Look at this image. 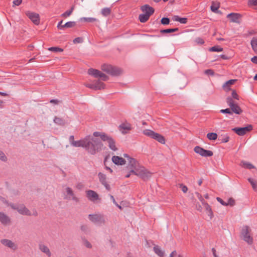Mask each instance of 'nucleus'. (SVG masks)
I'll return each instance as SVG.
<instances>
[{"instance_id":"1","label":"nucleus","mask_w":257,"mask_h":257,"mask_svg":"<svg viewBox=\"0 0 257 257\" xmlns=\"http://www.w3.org/2000/svg\"><path fill=\"white\" fill-rule=\"evenodd\" d=\"M71 145L75 147H83L91 155H95L100 152L103 147L102 142L98 139L90 136H86L83 140L72 141Z\"/></svg>"},{"instance_id":"2","label":"nucleus","mask_w":257,"mask_h":257,"mask_svg":"<svg viewBox=\"0 0 257 257\" xmlns=\"http://www.w3.org/2000/svg\"><path fill=\"white\" fill-rule=\"evenodd\" d=\"M124 156L127 158L128 162V167L131 168V172H132L134 175L139 177L144 181L151 177L152 173L141 165L136 159L130 157L127 154H124Z\"/></svg>"},{"instance_id":"3","label":"nucleus","mask_w":257,"mask_h":257,"mask_svg":"<svg viewBox=\"0 0 257 257\" xmlns=\"http://www.w3.org/2000/svg\"><path fill=\"white\" fill-rule=\"evenodd\" d=\"M251 229L248 226H244L241 230L243 239L249 244L253 243V238L250 236Z\"/></svg>"},{"instance_id":"4","label":"nucleus","mask_w":257,"mask_h":257,"mask_svg":"<svg viewBox=\"0 0 257 257\" xmlns=\"http://www.w3.org/2000/svg\"><path fill=\"white\" fill-rule=\"evenodd\" d=\"M10 206L14 210H16L18 212L23 215L31 216V211L26 207L23 204L15 205L14 204L11 203Z\"/></svg>"},{"instance_id":"5","label":"nucleus","mask_w":257,"mask_h":257,"mask_svg":"<svg viewBox=\"0 0 257 257\" xmlns=\"http://www.w3.org/2000/svg\"><path fill=\"white\" fill-rule=\"evenodd\" d=\"M88 218L91 222L98 225H101L105 222V217L101 214H89Z\"/></svg>"},{"instance_id":"6","label":"nucleus","mask_w":257,"mask_h":257,"mask_svg":"<svg viewBox=\"0 0 257 257\" xmlns=\"http://www.w3.org/2000/svg\"><path fill=\"white\" fill-rule=\"evenodd\" d=\"M93 136L95 137H99L103 142H107L109 147L112 150V139L104 133L95 132L93 134Z\"/></svg>"},{"instance_id":"7","label":"nucleus","mask_w":257,"mask_h":257,"mask_svg":"<svg viewBox=\"0 0 257 257\" xmlns=\"http://www.w3.org/2000/svg\"><path fill=\"white\" fill-rule=\"evenodd\" d=\"M88 74L95 78H100L103 81H106L108 79V76L97 69L90 68L88 70Z\"/></svg>"},{"instance_id":"8","label":"nucleus","mask_w":257,"mask_h":257,"mask_svg":"<svg viewBox=\"0 0 257 257\" xmlns=\"http://www.w3.org/2000/svg\"><path fill=\"white\" fill-rule=\"evenodd\" d=\"M133 129V125L126 120L122 122L118 126L119 131L123 135L130 133Z\"/></svg>"},{"instance_id":"9","label":"nucleus","mask_w":257,"mask_h":257,"mask_svg":"<svg viewBox=\"0 0 257 257\" xmlns=\"http://www.w3.org/2000/svg\"><path fill=\"white\" fill-rule=\"evenodd\" d=\"M194 151L196 153L202 157H211L213 155L211 151L205 150L199 146H196L194 148Z\"/></svg>"},{"instance_id":"10","label":"nucleus","mask_w":257,"mask_h":257,"mask_svg":"<svg viewBox=\"0 0 257 257\" xmlns=\"http://www.w3.org/2000/svg\"><path fill=\"white\" fill-rule=\"evenodd\" d=\"M86 196L88 199L92 202H97V201H100L98 194L94 191L91 190L86 191Z\"/></svg>"},{"instance_id":"11","label":"nucleus","mask_w":257,"mask_h":257,"mask_svg":"<svg viewBox=\"0 0 257 257\" xmlns=\"http://www.w3.org/2000/svg\"><path fill=\"white\" fill-rule=\"evenodd\" d=\"M26 15L35 25H38L40 24V18L38 14L27 11L26 12Z\"/></svg>"},{"instance_id":"12","label":"nucleus","mask_w":257,"mask_h":257,"mask_svg":"<svg viewBox=\"0 0 257 257\" xmlns=\"http://www.w3.org/2000/svg\"><path fill=\"white\" fill-rule=\"evenodd\" d=\"M252 129V125H248L246 127L233 128L232 131L239 136H243L250 131Z\"/></svg>"},{"instance_id":"13","label":"nucleus","mask_w":257,"mask_h":257,"mask_svg":"<svg viewBox=\"0 0 257 257\" xmlns=\"http://www.w3.org/2000/svg\"><path fill=\"white\" fill-rule=\"evenodd\" d=\"M1 242L4 245L10 248L14 251L16 250L18 248V246L17 244L8 239H2L1 240Z\"/></svg>"},{"instance_id":"14","label":"nucleus","mask_w":257,"mask_h":257,"mask_svg":"<svg viewBox=\"0 0 257 257\" xmlns=\"http://www.w3.org/2000/svg\"><path fill=\"white\" fill-rule=\"evenodd\" d=\"M86 86L94 90H100L104 88V83L99 80H96L91 83H88Z\"/></svg>"},{"instance_id":"15","label":"nucleus","mask_w":257,"mask_h":257,"mask_svg":"<svg viewBox=\"0 0 257 257\" xmlns=\"http://www.w3.org/2000/svg\"><path fill=\"white\" fill-rule=\"evenodd\" d=\"M66 195L64 197L65 199L67 200H73L76 202L78 201V198L75 195L72 189L67 187L66 188Z\"/></svg>"},{"instance_id":"16","label":"nucleus","mask_w":257,"mask_h":257,"mask_svg":"<svg viewBox=\"0 0 257 257\" xmlns=\"http://www.w3.org/2000/svg\"><path fill=\"white\" fill-rule=\"evenodd\" d=\"M141 10L144 14L149 15L150 17H151L155 12L154 9L149 5L142 6L141 7Z\"/></svg>"},{"instance_id":"17","label":"nucleus","mask_w":257,"mask_h":257,"mask_svg":"<svg viewBox=\"0 0 257 257\" xmlns=\"http://www.w3.org/2000/svg\"><path fill=\"white\" fill-rule=\"evenodd\" d=\"M98 176L101 184L104 186L107 190L109 191L110 190V186L106 181V175L102 173H99Z\"/></svg>"},{"instance_id":"18","label":"nucleus","mask_w":257,"mask_h":257,"mask_svg":"<svg viewBox=\"0 0 257 257\" xmlns=\"http://www.w3.org/2000/svg\"><path fill=\"white\" fill-rule=\"evenodd\" d=\"M199 199L201 201L202 204L204 205L208 215L209 216L210 219H212L214 215L211 206L207 202H206L203 199L199 198Z\"/></svg>"},{"instance_id":"19","label":"nucleus","mask_w":257,"mask_h":257,"mask_svg":"<svg viewBox=\"0 0 257 257\" xmlns=\"http://www.w3.org/2000/svg\"><path fill=\"white\" fill-rule=\"evenodd\" d=\"M241 16L239 14L232 13L227 16V18L230 19V21L233 23H239V19Z\"/></svg>"},{"instance_id":"20","label":"nucleus","mask_w":257,"mask_h":257,"mask_svg":"<svg viewBox=\"0 0 257 257\" xmlns=\"http://www.w3.org/2000/svg\"><path fill=\"white\" fill-rule=\"evenodd\" d=\"M0 222L4 225H7L11 222V218L3 212H0Z\"/></svg>"},{"instance_id":"21","label":"nucleus","mask_w":257,"mask_h":257,"mask_svg":"<svg viewBox=\"0 0 257 257\" xmlns=\"http://www.w3.org/2000/svg\"><path fill=\"white\" fill-rule=\"evenodd\" d=\"M62 23H63V21H61L60 22H59L58 23V24L57 25L58 29L61 30V29H63L64 28H72V27H74L76 24V23L75 22L69 21V22L66 23L64 25H63V26H61V28H60V24H62Z\"/></svg>"},{"instance_id":"22","label":"nucleus","mask_w":257,"mask_h":257,"mask_svg":"<svg viewBox=\"0 0 257 257\" xmlns=\"http://www.w3.org/2000/svg\"><path fill=\"white\" fill-rule=\"evenodd\" d=\"M101 70L108 74L112 75V66L111 65L104 64L101 66Z\"/></svg>"},{"instance_id":"23","label":"nucleus","mask_w":257,"mask_h":257,"mask_svg":"<svg viewBox=\"0 0 257 257\" xmlns=\"http://www.w3.org/2000/svg\"><path fill=\"white\" fill-rule=\"evenodd\" d=\"M153 139L157 141L158 142L162 144H165V138L162 135H161L158 133L155 132L154 135L153 137Z\"/></svg>"},{"instance_id":"24","label":"nucleus","mask_w":257,"mask_h":257,"mask_svg":"<svg viewBox=\"0 0 257 257\" xmlns=\"http://www.w3.org/2000/svg\"><path fill=\"white\" fill-rule=\"evenodd\" d=\"M39 248L41 251L46 253L49 257L51 256V253L49 248L46 245L43 244H40L39 245Z\"/></svg>"},{"instance_id":"25","label":"nucleus","mask_w":257,"mask_h":257,"mask_svg":"<svg viewBox=\"0 0 257 257\" xmlns=\"http://www.w3.org/2000/svg\"><path fill=\"white\" fill-rule=\"evenodd\" d=\"M126 161L121 157L113 156V163L116 165H124Z\"/></svg>"},{"instance_id":"26","label":"nucleus","mask_w":257,"mask_h":257,"mask_svg":"<svg viewBox=\"0 0 257 257\" xmlns=\"http://www.w3.org/2000/svg\"><path fill=\"white\" fill-rule=\"evenodd\" d=\"M236 80L231 79L226 81L222 86L223 89L225 91H228L230 90V86L233 85L235 82Z\"/></svg>"},{"instance_id":"27","label":"nucleus","mask_w":257,"mask_h":257,"mask_svg":"<svg viewBox=\"0 0 257 257\" xmlns=\"http://www.w3.org/2000/svg\"><path fill=\"white\" fill-rule=\"evenodd\" d=\"M230 108L232 113L234 112L235 114H240L242 112V109L237 103L234 104L233 106L230 107Z\"/></svg>"},{"instance_id":"28","label":"nucleus","mask_w":257,"mask_h":257,"mask_svg":"<svg viewBox=\"0 0 257 257\" xmlns=\"http://www.w3.org/2000/svg\"><path fill=\"white\" fill-rule=\"evenodd\" d=\"M110 159V156L109 155H108L105 157L104 160V165L105 166V168L106 170L109 171L110 172H112V170L111 168V165H110L108 163V160Z\"/></svg>"},{"instance_id":"29","label":"nucleus","mask_w":257,"mask_h":257,"mask_svg":"<svg viewBox=\"0 0 257 257\" xmlns=\"http://www.w3.org/2000/svg\"><path fill=\"white\" fill-rule=\"evenodd\" d=\"M149 15L141 14L139 16V20L141 23H145L148 21L150 18Z\"/></svg>"},{"instance_id":"30","label":"nucleus","mask_w":257,"mask_h":257,"mask_svg":"<svg viewBox=\"0 0 257 257\" xmlns=\"http://www.w3.org/2000/svg\"><path fill=\"white\" fill-rule=\"evenodd\" d=\"M154 250L155 252L160 257H163L164 255V252L161 249L158 245H155L154 247Z\"/></svg>"},{"instance_id":"31","label":"nucleus","mask_w":257,"mask_h":257,"mask_svg":"<svg viewBox=\"0 0 257 257\" xmlns=\"http://www.w3.org/2000/svg\"><path fill=\"white\" fill-rule=\"evenodd\" d=\"M220 7L219 3L212 2L210 7L211 10L214 13H217L218 10Z\"/></svg>"},{"instance_id":"32","label":"nucleus","mask_w":257,"mask_h":257,"mask_svg":"<svg viewBox=\"0 0 257 257\" xmlns=\"http://www.w3.org/2000/svg\"><path fill=\"white\" fill-rule=\"evenodd\" d=\"M174 20L183 24H186L187 22V19L186 18H180L178 16H174Z\"/></svg>"},{"instance_id":"33","label":"nucleus","mask_w":257,"mask_h":257,"mask_svg":"<svg viewBox=\"0 0 257 257\" xmlns=\"http://www.w3.org/2000/svg\"><path fill=\"white\" fill-rule=\"evenodd\" d=\"M80 22H84L88 23H93L97 21V19L94 18H81L79 20Z\"/></svg>"},{"instance_id":"34","label":"nucleus","mask_w":257,"mask_h":257,"mask_svg":"<svg viewBox=\"0 0 257 257\" xmlns=\"http://www.w3.org/2000/svg\"><path fill=\"white\" fill-rule=\"evenodd\" d=\"M53 121L55 123L60 125H64L65 124L64 120L62 118L57 116L54 117Z\"/></svg>"},{"instance_id":"35","label":"nucleus","mask_w":257,"mask_h":257,"mask_svg":"<svg viewBox=\"0 0 257 257\" xmlns=\"http://www.w3.org/2000/svg\"><path fill=\"white\" fill-rule=\"evenodd\" d=\"M240 165L242 167L248 169H250L254 168V166L252 164L245 161H241L240 163Z\"/></svg>"},{"instance_id":"36","label":"nucleus","mask_w":257,"mask_h":257,"mask_svg":"<svg viewBox=\"0 0 257 257\" xmlns=\"http://www.w3.org/2000/svg\"><path fill=\"white\" fill-rule=\"evenodd\" d=\"M248 181L251 185V186H252L253 189L255 191H257V183H256V182L255 180H254L253 179L250 178L248 179Z\"/></svg>"},{"instance_id":"37","label":"nucleus","mask_w":257,"mask_h":257,"mask_svg":"<svg viewBox=\"0 0 257 257\" xmlns=\"http://www.w3.org/2000/svg\"><path fill=\"white\" fill-rule=\"evenodd\" d=\"M207 138L209 140H215L217 138V135L215 133H209L207 134Z\"/></svg>"},{"instance_id":"38","label":"nucleus","mask_w":257,"mask_h":257,"mask_svg":"<svg viewBox=\"0 0 257 257\" xmlns=\"http://www.w3.org/2000/svg\"><path fill=\"white\" fill-rule=\"evenodd\" d=\"M155 132L150 130H145L143 132V134L146 136H148L153 139V136L154 135Z\"/></svg>"},{"instance_id":"39","label":"nucleus","mask_w":257,"mask_h":257,"mask_svg":"<svg viewBox=\"0 0 257 257\" xmlns=\"http://www.w3.org/2000/svg\"><path fill=\"white\" fill-rule=\"evenodd\" d=\"M74 6L72 7L70 10L66 11L65 13L62 14L61 16L64 18H66L70 16L72 14L74 10Z\"/></svg>"},{"instance_id":"40","label":"nucleus","mask_w":257,"mask_h":257,"mask_svg":"<svg viewBox=\"0 0 257 257\" xmlns=\"http://www.w3.org/2000/svg\"><path fill=\"white\" fill-rule=\"evenodd\" d=\"M210 51L220 52L223 51V48L219 46H215L209 49Z\"/></svg>"},{"instance_id":"41","label":"nucleus","mask_w":257,"mask_h":257,"mask_svg":"<svg viewBox=\"0 0 257 257\" xmlns=\"http://www.w3.org/2000/svg\"><path fill=\"white\" fill-rule=\"evenodd\" d=\"M179 30V29L178 28H176L174 29H164L161 30V33H173L176 31H178Z\"/></svg>"},{"instance_id":"42","label":"nucleus","mask_w":257,"mask_h":257,"mask_svg":"<svg viewBox=\"0 0 257 257\" xmlns=\"http://www.w3.org/2000/svg\"><path fill=\"white\" fill-rule=\"evenodd\" d=\"M48 50L54 52H62L63 49L58 47H52L48 48Z\"/></svg>"},{"instance_id":"43","label":"nucleus","mask_w":257,"mask_h":257,"mask_svg":"<svg viewBox=\"0 0 257 257\" xmlns=\"http://www.w3.org/2000/svg\"><path fill=\"white\" fill-rule=\"evenodd\" d=\"M122 72V71L119 68L113 67V76H119Z\"/></svg>"},{"instance_id":"44","label":"nucleus","mask_w":257,"mask_h":257,"mask_svg":"<svg viewBox=\"0 0 257 257\" xmlns=\"http://www.w3.org/2000/svg\"><path fill=\"white\" fill-rule=\"evenodd\" d=\"M251 45L252 49L257 52V38H253L251 41Z\"/></svg>"},{"instance_id":"45","label":"nucleus","mask_w":257,"mask_h":257,"mask_svg":"<svg viewBox=\"0 0 257 257\" xmlns=\"http://www.w3.org/2000/svg\"><path fill=\"white\" fill-rule=\"evenodd\" d=\"M111 12V10L109 8H105L102 9L101 10V14L104 16H108Z\"/></svg>"},{"instance_id":"46","label":"nucleus","mask_w":257,"mask_h":257,"mask_svg":"<svg viewBox=\"0 0 257 257\" xmlns=\"http://www.w3.org/2000/svg\"><path fill=\"white\" fill-rule=\"evenodd\" d=\"M226 102H227V105L229 107L233 106V105L236 103L235 102V101L233 100V99H232V98L231 97H228L226 98Z\"/></svg>"},{"instance_id":"47","label":"nucleus","mask_w":257,"mask_h":257,"mask_svg":"<svg viewBox=\"0 0 257 257\" xmlns=\"http://www.w3.org/2000/svg\"><path fill=\"white\" fill-rule=\"evenodd\" d=\"M0 160L4 162H6L7 161L6 156L2 151H0Z\"/></svg>"},{"instance_id":"48","label":"nucleus","mask_w":257,"mask_h":257,"mask_svg":"<svg viewBox=\"0 0 257 257\" xmlns=\"http://www.w3.org/2000/svg\"><path fill=\"white\" fill-rule=\"evenodd\" d=\"M231 96H232L231 97L232 98V99L234 98L237 100H238L239 99V97L238 95L237 94L236 91L234 90H232V93H231Z\"/></svg>"},{"instance_id":"49","label":"nucleus","mask_w":257,"mask_h":257,"mask_svg":"<svg viewBox=\"0 0 257 257\" xmlns=\"http://www.w3.org/2000/svg\"><path fill=\"white\" fill-rule=\"evenodd\" d=\"M170 23V20L168 18H163L161 20V23L163 25H168Z\"/></svg>"},{"instance_id":"50","label":"nucleus","mask_w":257,"mask_h":257,"mask_svg":"<svg viewBox=\"0 0 257 257\" xmlns=\"http://www.w3.org/2000/svg\"><path fill=\"white\" fill-rule=\"evenodd\" d=\"M220 112L222 113H228L230 114H232V111H231L230 108H226L224 109H221L220 110Z\"/></svg>"},{"instance_id":"51","label":"nucleus","mask_w":257,"mask_h":257,"mask_svg":"<svg viewBox=\"0 0 257 257\" xmlns=\"http://www.w3.org/2000/svg\"><path fill=\"white\" fill-rule=\"evenodd\" d=\"M226 204H227V205L233 206L235 204L234 200L231 198H229Z\"/></svg>"},{"instance_id":"52","label":"nucleus","mask_w":257,"mask_h":257,"mask_svg":"<svg viewBox=\"0 0 257 257\" xmlns=\"http://www.w3.org/2000/svg\"><path fill=\"white\" fill-rule=\"evenodd\" d=\"M76 188L78 190H82L84 188V185L82 183H78L76 184Z\"/></svg>"},{"instance_id":"53","label":"nucleus","mask_w":257,"mask_h":257,"mask_svg":"<svg viewBox=\"0 0 257 257\" xmlns=\"http://www.w3.org/2000/svg\"><path fill=\"white\" fill-rule=\"evenodd\" d=\"M195 41L197 44H200V45L203 44L204 43V41L203 39H202V38H199V37L196 38Z\"/></svg>"},{"instance_id":"54","label":"nucleus","mask_w":257,"mask_h":257,"mask_svg":"<svg viewBox=\"0 0 257 257\" xmlns=\"http://www.w3.org/2000/svg\"><path fill=\"white\" fill-rule=\"evenodd\" d=\"M180 188L184 193H186L188 191L187 187L182 184H180Z\"/></svg>"},{"instance_id":"55","label":"nucleus","mask_w":257,"mask_h":257,"mask_svg":"<svg viewBox=\"0 0 257 257\" xmlns=\"http://www.w3.org/2000/svg\"><path fill=\"white\" fill-rule=\"evenodd\" d=\"M229 137L226 135L224 136L222 139L221 140L222 143H227L229 141Z\"/></svg>"},{"instance_id":"56","label":"nucleus","mask_w":257,"mask_h":257,"mask_svg":"<svg viewBox=\"0 0 257 257\" xmlns=\"http://www.w3.org/2000/svg\"><path fill=\"white\" fill-rule=\"evenodd\" d=\"M248 5L250 6H257V0H249Z\"/></svg>"},{"instance_id":"57","label":"nucleus","mask_w":257,"mask_h":257,"mask_svg":"<svg viewBox=\"0 0 257 257\" xmlns=\"http://www.w3.org/2000/svg\"><path fill=\"white\" fill-rule=\"evenodd\" d=\"M217 200L222 205L224 206H227V204H226V202H224L221 198L220 197H217L216 198Z\"/></svg>"},{"instance_id":"58","label":"nucleus","mask_w":257,"mask_h":257,"mask_svg":"<svg viewBox=\"0 0 257 257\" xmlns=\"http://www.w3.org/2000/svg\"><path fill=\"white\" fill-rule=\"evenodd\" d=\"M204 73H205V74H206L207 75H214V72L211 69L206 70L205 71Z\"/></svg>"},{"instance_id":"59","label":"nucleus","mask_w":257,"mask_h":257,"mask_svg":"<svg viewBox=\"0 0 257 257\" xmlns=\"http://www.w3.org/2000/svg\"><path fill=\"white\" fill-rule=\"evenodd\" d=\"M127 169L128 170L129 172L124 175V178H129L131 174H133L132 172H131V168L128 167V166H127Z\"/></svg>"},{"instance_id":"60","label":"nucleus","mask_w":257,"mask_h":257,"mask_svg":"<svg viewBox=\"0 0 257 257\" xmlns=\"http://www.w3.org/2000/svg\"><path fill=\"white\" fill-rule=\"evenodd\" d=\"M84 243L85 246L87 248H91L92 247L91 243L87 240H84Z\"/></svg>"},{"instance_id":"61","label":"nucleus","mask_w":257,"mask_h":257,"mask_svg":"<svg viewBox=\"0 0 257 257\" xmlns=\"http://www.w3.org/2000/svg\"><path fill=\"white\" fill-rule=\"evenodd\" d=\"M22 0H14L13 1V4L14 5H15V6H19L21 5V4L22 3Z\"/></svg>"},{"instance_id":"62","label":"nucleus","mask_w":257,"mask_h":257,"mask_svg":"<svg viewBox=\"0 0 257 257\" xmlns=\"http://www.w3.org/2000/svg\"><path fill=\"white\" fill-rule=\"evenodd\" d=\"M82 42V38L80 37H77L74 39L73 42L74 43H79Z\"/></svg>"},{"instance_id":"63","label":"nucleus","mask_w":257,"mask_h":257,"mask_svg":"<svg viewBox=\"0 0 257 257\" xmlns=\"http://www.w3.org/2000/svg\"><path fill=\"white\" fill-rule=\"evenodd\" d=\"M0 200L5 204L10 205V204L8 203V202L3 197L0 196Z\"/></svg>"},{"instance_id":"64","label":"nucleus","mask_w":257,"mask_h":257,"mask_svg":"<svg viewBox=\"0 0 257 257\" xmlns=\"http://www.w3.org/2000/svg\"><path fill=\"white\" fill-rule=\"evenodd\" d=\"M251 61L254 63V64H257V56H254L251 59Z\"/></svg>"}]
</instances>
